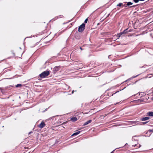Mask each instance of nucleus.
I'll return each mask as SVG.
<instances>
[{
    "label": "nucleus",
    "mask_w": 153,
    "mask_h": 153,
    "mask_svg": "<svg viewBox=\"0 0 153 153\" xmlns=\"http://www.w3.org/2000/svg\"><path fill=\"white\" fill-rule=\"evenodd\" d=\"M49 74L50 72L49 71H46L42 72L40 74L39 76L40 78H43L47 76Z\"/></svg>",
    "instance_id": "f257e3e1"
},
{
    "label": "nucleus",
    "mask_w": 153,
    "mask_h": 153,
    "mask_svg": "<svg viewBox=\"0 0 153 153\" xmlns=\"http://www.w3.org/2000/svg\"><path fill=\"white\" fill-rule=\"evenodd\" d=\"M85 24L84 23H82L81 25L79 27L78 31L79 32H82L85 29Z\"/></svg>",
    "instance_id": "f03ea898"
},
{
    "label": "nucleus",
    "mask_w": 153,
    "mask_h": 153,
    "mask_svg": "<svg viewBox=\"0 0 153 153\" xmlns=\"http://www.w3.org/2000/svg\"><path fill=\"white\" fill-rule=\"evenodd\" d=\"M45 123L43 121H42L39 125H38L37 126L39 128H43L44 127H45Z\"/></svg>",
    "instance_id": "7ed1b4c3"
},
{
    "label": "nucleus",
    "mask_w": 153,
    "mask_h": 153,
    "mask_svg": "<svg viewBox=\"0 0 153 153\" xmlns=\"http://www.w3.org/2000/svg\"><path fill=\"white\" fill-rule=\"evenodd\" d=\"M149 118H150L149 117H143V118H142L141 119V120L142 121H145V120H147L149 119Z\"/></svg>",
    "instance_id": "20e7f679"
},
{
    "label": "nucleus",
    "mask_w": 153,
    "mask_h": 153,
    "mask_svg": "<svg viewBox=\"0 0 153 153\" xmlns=\"http://www.w3.org/2000/svg\"><path fill=\"white\" fill-rule=\"evenodd\" d=\"M147 115L149 116L153 117V112L149 111L147 113Z\"/></svg>",
    "instance_id": "39448f33"
},
{
    "label": "nucleus",
    "mask_w": 153,
    "mask_h": 153,
    "mask_svg": "<svg viewBox=\"0 0 153 153\" xmlns=\"http://www.w3.org/2000/svg\"><path fill=\"white\" fill-rule=\"evenodd\" d=\"M92 121V120H88L84 123L83 124L84 126H85L89 123H91Z\"/></svg>",
    "instance_id": "423d86ee"
},
{
    "label": "nucleus",
    "mask_w": 153,
    "mask_h": 153,
    "mask_svg": "<svg viewBox=\"0 0 153 153\" xmlns=\"http://www.w3.org/2000/svg\"><path fill=\"white\" fill-rule=\"evenodd\" d=\"M71 120L73 122H75L77 120V118L76 117H73L71 118Z\"/></svg>",
    "instance_id": "0eeeda50"
},
{
    "label": "nucleus",
    "mask_w": 153,
    "mask_h": 153,
    "mask_svg": "<svg viewBox=\"0 0 153 153\" xmlns=\"http://www.w3.org/2000/svg\"><path fill=\"white\" fill-rule=\"evenodd\" d=\"M128 30V28H127L124 30L123 32H121V34H125L127 33L128 31L127 30Z\"/></svg>",
    "instance_id": "6e6552de"
},
{
    "label": "nucleus",
    "mask_w": 153,
    "mask_h": 153,
    "mask_svg": "<svg viewBox=\"0 0 153 153\" xmlns=\"http://www.w3.org/2000/svg\"><path fill=\"white\" fill-rule=\"evenodd\" d=\"M80 131H77V132L73 134L72 135V136L76 135L79 134L80 133Z\"/></svg>",
    "instance_id": "1a4fd4ad"
},
{
    "label": "nucleus",
    "mask_w": 153,
    "mask_h": 153,
    "mask_svg": "<svg viewBox=\"0 0 153 153\" xmlns=\"http://www.w3.org/2000/svg\"><path fill=\"white\" fill-rule=\"evenodd\" d=\"M59 70V68L58 67H55L53 69V71H57Z\"/></svg>",
    "instance_id": "9d476101"
},
{
    "label": "nucleus",
    "mask_w": 153,
    "mask_h": 153,
    "mask_svg": "<svg viewBox=\"0 0 153 153\" xmlns=\"http://www.w3.org/2000/svg\"><path fill=\"white\" fill-rule=\"evenodd\" d=\"M126 3H127L126 5L127 6H130L133 4V3L131 2H126Z\"/></svg>",
    "instance_id": "9b49d317"
},
{
    "label": "nucleus",
    "mask_w": 153,
    "mask_h": 153,
    "mask_svg": "<svg viewBox=\"0 0 153 153\" xmlns=\"http://www.w3.org/2000/svg\"><path fill=\"white\" fill-rule=\"evenodd\" d=\"M123 3H119V4H118L117 6H119V7H121V6H122L123 7L124 6L123 5Z\"/></svg>",
    "instance_id": "f8f14e48"
},
{
    "label": "nucleus",
    "mask_w": 153,
    "mask_h": 153,
    "mask_svg": "<svg viewBox=\"0 0 153 153\" xmlns=\"http://www.w3.org/2000/svg\"><path fill=\"white\" fill-rule=\"evenodd\" d=\"M122 35V34H121V32L119 34H118L117 35V39H119L120 38V36H121V35Z\"/></svg>",
    "instance_id": "ddd939ff"
},
{
    "label": "nucleus",
    "mask_w": 153,
    "mask_h": 153,
    "mask_svg": "<svg viewBox=\"0 0 153 153\" xmlns=\"http://www.w3.org/2000/svg\"><path fill=\"white\" fill-rule=\"evenodd\" d=\"M22 85L21 84H18L16 85V87H20L22 86Z\"/></svg>",
    "instance_id": "4468645a"
},
{
    "label": "nucleus",
    "mask_w": 153,
    "mask_h": 153,
    "mask_svg": "<svg viewBox=\"0 0 153 153\" xmlns=\"http://www.w3.org/2000/svg\"><path fill=\"white\" fill-rule=\"evenodd\" d=\"M88 19H85V21H84V22H85V23H87V22H88Z\"/></svg>",
    "instance_id": "2eb2a0df"
},
{
    "label": "nucleus",
    "mask_w": 153,
    "mask_h": 153,
    "mask_svg": "<svg viewBox=\"0 0 153 153\" xmlns=\"http://www.w3.org/2000/svg\"><path fill=\"white\" fill-rule=\"evenodd\" d=\"M134 1L135 3H137L139 1V0H134Z\"/></svg>",
    "instance_id": "dca6fc26"
},
{
    "label": "nucleus",
    "mask_w": 153,
    "mask_h": 153,
    "mask_svg": "<svg viewBox=\"0 0 153 153\" xmlns=\"http://www.w3.org/2000/svg\"><path fill=\"white\" fill-rule=\"evenodd\" d=\"M137 5H133V6H130L129 7V8H131V7H136Z\"/></svg>",
    "instance_id": "f3484780"
},
{
    "label": "nucleus",
    "mask_w": 153,
    "mask_h": 153,
    "mask_svg": "<svg viewBox=\"0 0 153 153\" xmlns=\"http://www.w3.org/2000/svg\"><path fill=\"white\" fill-rule=\"evenodd\" d=\"M137 101H138L139 102H143V101L141 99H138V100H137Z\"/></svg>",
    "instance_id": "a211bd4d"
},
{
    "label": "nucleus",
    "mask_w": 153,
    "mask_h": 153,
    "mask_svg": "<svg viewBox=\"0 0 153 153\" xmlns=\"http://www.w3.org/2000/svg\"><path fill=\"white\" fill-rule=\"evenodd\" d=\"M148 121H146V122H143V124H146L147 123H148Z\"/></svg>",
    "instance_id": "6ab92c4d"
},
{
    "label": "nucleus",
    "mask_w": 153,
    "mask_h": 153,
    "mask_svg": "<svg viewBox=\"0 0 153 153\" xmlns=\"http://www.w3.org/2000/svg\"><path fill=\"white\" fill-rule=\"evenodd\" d=\"M149 131L150 132H153V130H150Z\"/></svg>",
    "instance_id": "aec40b11"
},
{
    "label": "nucleus",
    "mask_w": 153,
    "mask_h": 153,
    "mask_svg": "<svg viewBox=\"0 0 153 153\" xmlns=\"http://www.w3.org/2000/svg\"><path fill=\"white\" fill-rule=\"evenodd\" d=\"M145 0H139V1H144Z\"/></svg>",
    "instance_id": "412c9836"
},
{
    "label": "nucleus",
    "mask_w": 153,
    "mask_h": 153,
    "mask_svg": "<svg viewBox=\"0 0 153 153\" xmlns=\"http://www.w3.org/2000/svg\"><path fill=\"white\" fill-rule=\"evenodd\" d=\"M123 6H125V7H126V5H125H125H123Z\"/></svg>",
    "instance_id": "4be33fe9"
},
{
    "label": "nucleus",
    "mask_w": 153,
    "mask_h": 153,
    "mask_svg": "<svg viewBox=\"0 0 153 153\" xmlns=\"http://www.w3.org/2000/svg\"><path fill=\"white\" fill-rule=\"evenodd\" d=\"M9 71H10L11 70L10 69H9L8 70Z\"/></svg>",
    "instance_id": "5701e85b"
},
{
    "label": "nucleus",
    "mask_w": 153,
    "mask_h": 153,
    "mask_svg": "<svg viewBox=\"0 0 153 153\" xmlns=\"http://www.w3.org/2000/svg\"><path fill=\"white\" fill-rule=\"evenodd\" d=\"M8 68V67H6V68H4V69H6V68Z\"/></svg>",
    "instance_id": "b1692460"
},
{
    "label": "nucleus",
    "mask_w": 153,
    "mask_h": 153,
    "mask_svg": "<svg viewBox=\"0 0 153 153\" xmlns=\"http://www.w3.org/2000/svg\"><path fill=\"white\" fill-rule=\"evenodd\" d=\"M136 145H135V146H134V147H135V146H136Z\"/></svg>",
    "instance_id": "393cba45"
},
{
    "label": "nucleus",
    "mask_w": 153,
    "mask_h": 153,
    "mask_svg": "<svg viewBox=\"0 0 153 153\" xmlns=\"http://www.w3.org/2000/svg\"><path fill=\"white\" fill-rule=\"evenodd\" d=\"M82 50V48H80Z\"/></svg>",
    "instance_id": "a878e982"
},
{
    "label": "nucleus",
    "mask_w": 153,
    "mask_h": 153,
    "mask_svg": "<svg viewBox=\"0 0 153 153\" xmlns=\"http://www.w3.org/2000/svg\"><path fill=\"white\" fill-rule=\"evenodd\" d=\"M28 153H30V152H29Z\"/></svg>",
    "instance_id": "bb28decb"
}]
</instances>
